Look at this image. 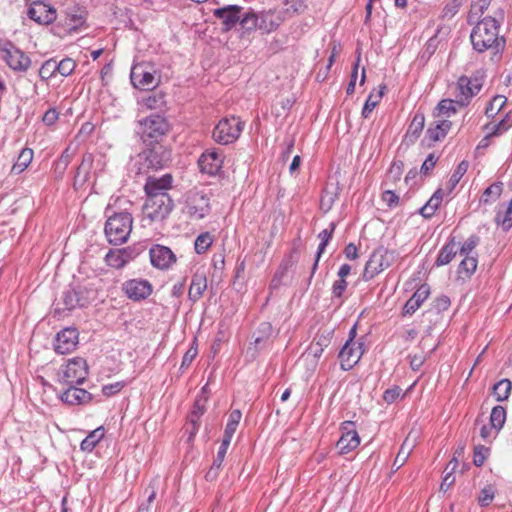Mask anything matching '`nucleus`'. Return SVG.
<instances>
[{
  "instance_id": "obj_1",
  "label": "nucleus",
  "mask_w": 512,
  "mask_h": 512,
  "mask_svg": "<svg viewBox=\"0 0 512 512\" xmlns=\"http://www.w3.org/2000/svg\"><path fill=\"white\" fill-rule=\"evenodd\" d=\"M496 17L487 16L479 21L470 34L473 49L478 53L490 51L497 55L504 51L506 40L499 35L501 21L504 18L503 10H499Z\"/></svg>"
},
{
  "instance_id": "obj_2",
  "label": "nucleus",
  "mask_w": 512,
  "mask_h": 512,
  "mask_svg": "<svg viewBox=\"0 0 512 512\" xmlns=\"http://www.w3.org/2000/svg\"><path fill=\"white\" fill-rule=\"evenodd\" d=\"M132 223V216L128 212H119L109 216L104 229L109 243L113 245L125 243L132 231Z\"/></svg>"
},
{
  "instance_id": "obj_3",
  "label": "nucleus",
  "mask_w": 512,
  "mask_h": 512,
  "mask_svg": "<svg viewBox=\"0 0 512 512\" xmlns=\"http://www.w3.org/2000/svg\"><path fill=\"white\" fill-rule=\"evenodd\" d=\"M211 212L209 195L202 190H190L186 195L184 213L191 220H201Z\"/></svg>"
},
{
  "instance_id": "obj_4",
  "label": "nucleus",
  "mask_w": 512,
  "mask_h": 512,
  "mask_svg": "<svg viewBox=\"0 0 512 512\" xmlns=\"http://www.w3.org/2000/svg\"><path fill=\"white\" fill-rule=\"evenodd\" d=\"M88 365L85 359L75 357L63 365L58 372V380L67 385H81L88 376Z\"/></svg>"
},
{
  "instance_id": "obj_5",
  "label": "nucleus",
  "mask_w": 512,
  "mask_h": 512,
  "mask_svg": "<svg viewBox=\"0 0 512 512\" xmlns=\"http://www.w3.org/2000/svg\"><path fill=\"white\" fill-rule=\"evenodd\" d=\"M168 130V122L159 114H151L139 121V133L145 143L158 141Z\"/></svg>"
},
{
  "instance_id": "obj_6",
  "label": "nucleus",
  "mask_w": 512,
  "mask_h": 512,
  "mask_svg": "<svg viewBox=\"0 0 512 512\" xmlns=\"http://www.w3.org/2000/svg\"><path fill=\"white\" fill-rule=\"evenodd\" d=\"M0 57L16 72H26L31 66L30 57L10 41L0 42Z\"/></svg>"
},
{
  "instance_id": "obj_7",
  "label": "nucleus",
  "mask_w": 512,
  "mask_h": 512,
  "mask_svg": "<svg viewBox=\"0 0 512 512\" xmlns=\"http://www.w3.org/2000/svg\"><path fill=\"white\" fill-rule=\"evenodd\" d=\"M243 129V122L236 117L223 118L215 126L212 137L223 145H227L236 141Z\"/></svg>"
},
{
  "instance_id": "obj_8",
  "label": "nucleus",
  "mask_w": 512,
  "mask_h": 512,
  "mask_svg": "<svg viewBox=\"0 0 512 512\" xmlns=\"http://www.w3.org/2000/svg\"><path fill=\"white\" fill-rule=\"evenodd\" d=\"M173 206L174 202L170 195L147 197L143 213L151 222L162 221L171 213Z\"/></svg>"
},
{
  "instance_id": "obj_9",
  "label": "nucleus",
  "mask_w": 512,
  "mask_h": 512,
  "mask_svg": "<svg viewBox=\"0 0 512 512\" xmlns=\"http://www.w3.org/2000/svg\"><path fill=\"white\" fill-rule=\"evenodd\" d=\"M147 145L140 157L144 159L148 168H162L171 160V151L159 141H151Z\"/></svg>"
},
{
  "instance_id": "obj_10",
  "label": "nucleus",
  "mask_w": 512,
  "mask_h": 512,
  "mask_svg": "<svg viewBox=\"0 0 512 512\" xmlns=\"http://www.w3.org/2000/svg\"><path fill=\"white\" fill-rule=\"evenodd\" d=\"M482 88V82L478 77L461 76L457 81V103L466 106L472 97L477 95Z\"/></svg>"
},
{
  "instance_id": "obj_11",
  "label": "nucleus",
  "mask_w": 512,
  "mask_h": 512,
  "mask_svg": "<svg viewBox=\"0 0 512 512\" xmlns=\"http://www.w3.org/2000/svg\"><path fill=\"white\" fill-rule=\"evenodd\" d=\"M130 79L135 88L149 90L156 86L154 70L146 63H139L132 67Z\"/></svg>"
},
{
  "instance_id": "obj_12",
  "label": "nucleus",
  "mask_w": 512,
  "mask_h": 512,
  "mask_svg": "<svg viewBox=\"0 0 512 512\" xmlns=\"http://www.w3.org/2000/svg\"><path fill=\"white\" fill-rule=\"evenodd\" d=\"M390 264L391 259L388 251L382 249L374 251L365 265L363 278L366 281L373 279L380 272L387 269Z\"/></svg>"
},
{
  "instance_id": "obj_13",
  "label": "nucleus",
  "mask_w": 512,
  "mask_h": 512,
  "mask_svg": "<svg viewBox=\"0 0 512 512\" xmlns=\"http://www.w3.org/2000/svg\"><path fill=\"white\" fill-rule=\"evenodd\" d=\"M362 346V343L353 341V336L346 341L339 352L340 364L343 370H350L358 363L364 352Z\"/></svg>"
},
{
  "instance_id": "obj_14",
  "label": "nucleus",
  "mask_w": 512,
  "mask_h": 512,
  "mask_svg": "<svg viewBox=\"0 0 512 512\" xmlns=\"http://www.w3.org/2000/svg\"><path fill=\"white\" fill-rule=\"evenodd\" d=\"M122 289L125 295L133 301H141L148 298L153 291L152 284L145 279H131L123 283Z\"/></svg>"
},
{
  "instance_id": "obj_15",
  "label": "nucleus",
  "mask_w": 512,
  "mask_h": 512,
  "mask_svg": "<svg viewBox=\"0 0 512 512\" xmlns=\"http://www.w3.org/2000/svg\"><path fill=\"white\" fill-rule=\"evenodd\" d=\"M149 256L152 266L160 270L169 269L177 260L176 255L169 247L159 244L150 248Z\"/></svg>"
},
{
  "instance_id": "obj_16",
  "label": "nucleus",
  "mask_w": 512,
  "mask_h": 512,
  "mask_svg": "<svg viewBox=\"0 0 512 512\" xmlns=\"http://www.w3.org/2000/svg\"><path fill=\"white\" fill-rule=\"evenodd\" d=\"M27 16L38 24L48 25L56 20L57 13L52 6L36 1L29 7Z\"/></svg>"
},
{
  "instance_id": "obj_17",
  "label": "nucleus",
  "mask_w": 512,
  "mask_h": 512,
  "mask_svg": "<svg viewBox=\"0 0 512 512\" xmlns=\"http://www.w3.org/2000/svg\"><path fill=\"white\" fill-rule=\"evenodd\" d=\"M173 177L171 174H164L161 177L149 176L144 185V191L147 197H156V195H169L168 191L172 188Z\"/></svg>"
},
{
  "instance_id": "obj_18",
  "label": "nucleus",
  "mask_w": 512,
  "mask_h": 512,
  "mask_svg": "<svg viewBox=\"0 0 512 512\" xmlns=\"http://www.w3.org/2000/svg\"><path fill=\"white\" fill-rule=\"evenodd\" d=\"M224 161L223 152L217 149L205 151L199 158L200 170L208 175H216L222 168Z\"/></svg>"
},
{
  "instance_id": "obj_19",
  "label": "nucleus",
  "mask_w": 512,
  "mask_h": 512,
  "mask_svg": "<svg viewBox=\"0 0 512 512\" xmlns=\"http://www.w3.org/2000/svg\"><path fill=\"white\" fill-rule=\"evenodd\" d=\"M78 344V332L74 328H65L57 333L54 349L58 354H68L74 351Z\"/></svg>"
},
{
  "instance_id": "obj_20",
  "label": "nucleus",
  "mask_w": 512,
  "mask_h": 512,
  "mask_svg": "<svg viewBox=\"0 0 512 512\" xmlns=\"http://www.w3.org/2000/svg\"><path fill=\"white\" fill-rule=\"evenodd\" d=\"M342 430V436L337 442V447L341 454H347L359 446L360 437L350 421L343 423Z\"/></svg>"
},
{
  "instance_id": "obj_21",
  "label": "nucleus",
  "mask_w": 512,
  "mask_h": 512,
  "mask_svg": "<svg viewBox=\"0 0 512 512\" xmlns=\"http://www.w3.org/2000/svg\"><path fill=\"white\" fill-rule=\"evenodd\" d=\"M243 8L238 5H227L217 8L213 11V15L222 21L225 31L231 30L241 19Z\"/></svg>"
},
{
  "instance_id": "obj_22",
  "label": "nucleus",
  "mask_w": 512,
  "mask_h": 512,
  "mask_svg": "<svg viewBox=\"0 0 512 512\" xmlns=\"http://www.w3.org/2000/svg\"><path fill=\"white\" fill-rule=\"evenodd\" d=\"M430 295V287L428 284H422L414 293L413 295L406 301L403 310L402 315L403 316H411L414 314L420 306L423 304V302L429 297Z\"/></svg>"
},
{
  "instance_id": "obj_23",
  "label": "nucleus",
  "mask_w": 512,
  "mask_h": 512,
  "mask_svg": "<svg viewBox=\"0 0 512 512\" xmlns=\"http://www.w3.org/2000/svg\"><path fill=\"white\" fill-rule=\"evenodd\" d=\"M60 399L68 405H83L92 400V394L85 389L76 387L75 385H69V387L61 394Z\"/></svg>"
},
{
  "instance_id": "obj_24",
  "label": "nucleus",
  "mask_w": 512,
  "mask_h": 512,
  "mask_svg": "<svg viewBox=\"0 0 512 512\" xmlns=\"http://www.w3.org/2000/svg\"><path fill=\"white\" fill-rule=\"evenodd\" d=\"M284 21L285 16L281 10H269L260 14V30L270 33L275 31Z\"/></svg>"
},
{
  "instance_id": "obj_25",
  "label": "nucleus",
  "mask_w": 512,
  "mask_h": 512,
  "mask_svg": "<svg viewBox=\"0 0 512 512\" xmlns=\"http://www.w3.org/2000/svg\"><path fill=\"white\" fill-rule=\"evenodd\" d=\"M207 289V278L204 271H196L192 276L191 284L188 291L189 300L193 303L197 302Z\"/></svg>"
},
{
  "instance_id": "obj_26",
  "label": "nucleus",
  "mask_w": 512,
  "mask_h": 512,
  "mask_svg": "<svg viewBox=\"0 0 512 512\" xmlns=\"http://www.w3.org/2000/svg\"><path fill=\"white\" fill-rule=\"evenodd\" d=\"M424 125V114L421 112H416L405 134V140L410 143H414L423 131Z\"/></svg>"
},
{
  "instance_id": "obj_27",
  "label": "nucleus",
  "mask_w": 512,
  "mask_h": 512,
  "mask_svg": "<svg viewBox=\"0 0 512 512\" xmlns=\"http://www.w3.org/2000/svg\"><path fill=\"white\" fill-rule=\"evenodd\" d=\"M451 125L452 123L449 120H438L429 126L426 136L430 141L437 142L447 135Z\"/></svg>"
},
{
  "instance_id": "obj_28",
  "label": "nucleus",
  "mask_w": 512,
  "mask_h": 512,
  "mask_svg": "<svg viewBox=\"0 0 512 512\" xmlns=\"http://www.w3.org/2000/svg\"><path fill=\"white\" fill-rule=\"evenodd\" d=\"M93 161L94 159L91 153H85L83 155L82 161L76 171L75 183L79 182L80 184H84L86 181H88Z\"/></svg>"
},
{
  "instance_id": "obj_29",
  "label": "nucleus",
  "mask_w": 512,
  "mask_h": 512,
  "mask_svg": "<svg viewBox=\"0 0 512 512\" xmlns=\"http://www.w3.org/2000/svg\"><path fill=\"white\" fill-rule=\"evenodd\" d=\"M335 228H336L335 222H331L329 225V228L324 229L318 235V237L321 239V243L318 246L316 258H315V261H314V264L312 267V275L315 273V271L317 269L319 259L322 255V253L325 251V248H326L329 240L332 238Z\"/></svg>"
},
{
  "instance_id": "obj_30",
  "label": "nucleus",
  "mask_w": 512,
  "mask_h": 512,
  "mask_svg": "<svg viewBox=\"0 0 512 512\" xmlns=\"http://www.w3.org/2000/svg\"><path fill=\"white\" fill-rule=\"evenodd\" d=\"M307 7L305 0H284L281 12L287 20L295 15L303 13Z\"/></svg>"
},
{
  "instance_id": "obj_31",
  "label": "nucleus",
  "mask_w": 512,
  "mask_h": 512,
  "mask_svg": "<svg viewBox=\"0 0 512 512\" xmlns=\"http://www.w3.org/2000/svg\"><path fill=\"white\" fill-rule=\"evenodd\" d=\"M457 254V246L454 241V239H451L447 244H445L436 259L435 265L436 266H443L452 261V259Z\"/></svg>"
},
{
  "instance_id": "obj_32",
  "label": "nucleus",
  "mask_w": 512,
  "mask_h": 512,
  "mask_svg": "<svg viewBox=\"0 0 512 512\" xmlns=\"http://www.w3.org/2000/svg\"><path fill=\"white\" fill-rule=\"evenodd\" d=\"M33 150L30 148H24L18 155V158L11 168V173L18 175L22 173L31 163L33 159Z\"/></svg>"
},
{
  "instance_id": "obj_33",
  "label": "nucleus",
  "mask_w": 512,
  "mask_h": 512,
  "mask_svg": "<svg viewBox=\"0 0 512 512\" xmlns=\"http://www.w3.org/2000/svg\"><path fill=\"white\" fill-rule=\"evenodd\" d=\"M62 301L64 308L67 310H72L76 307H82L85 305V301L81 298L79 291L72 288L63 292Z\"/></svg>"
},
{
  "instance_id": "obj_34",
  "label": "nucleus",
  "mask_w": 512,
  "mask_h": 512,
  "mask_svg": "<svg viewBox=\"0 0 512 512\" xmlns=\"http://www.w3.org/2000/svg\"><path fill=\"white\" fill-rule=\"evenodd\" d=\"M105 430L103 427H99L90 432L81 442L80 448L82 451L91 452L99 441L104 437Z\"/></svg>"
},
{
  "instance_id": "obj_35",
  "label": "nucleus",
  "mask_w": 512,
  "mask_h": 512,
  "mask_svg": "<svg viewBox=\"0 0 512 512\" xmlns=\"http://www.w3.org/2000/svg\"><path fill=\"white\" fill-rule=\"evenodd\" d=\"M242 418V413L240 410L235 409L232 410L228 417V422L226 424L225 430H224V436L223 439L232 440L234 433L237 430V427L240 423V420Z\"/></svg>"
},
{
  "instance_id": "obj_36",
  "label": "nucleus",
  "mask_w": 512,
  "mask_h": 512,
  "mask_svg": "<svg viewBox=\"0 0 512 512\" xmlns=\"http://www.w3.org/2000/svg\"><path fill=\"white\" fill-rule=\"evenodd\" d=\"M414 447V441L410 442L409 436L405 439L403 444L400 447V450L394 460V463L392 465L395 470L400 469L406 460L408 459L412 449Z\"/></svg>"
},
{
  "instance_id": "obj_37",
  "label": "nucleus",
  "mask_w": 512,
  "mask_h": 512,
  "mask_svg": "<svg viewBox=\"0 0 512 512\" xmlns=\"http://www.w3.org/2000/svg\"><path fill=\"white\" fill-rule=\"evenodd\" d=\"M503 184L501 182H495L485 189L483 192L480 202L484 204L495 202L502 194Z\"/></svg>"
},
{
  "instance_id": "obj_38",
  "label": "nucleus",
  "mask_w": 512,
  "mask_h": 512,
  "mask_svg": "<svg viewBox=\"0 0 512 512\" xmlns=\"http://www.w3.org/2000/svg\"><path fill=\"white\" fill-rule=\"evenodd\" d=\"M239 23L241 28L247 32L253 31L257 28L260 29V15L253 11H249L243 15L241 14Z\"/></svg>"
},
{
  "instance_id": "obj_39",
  "label": "nucleus",
  "mask_w": 512,
  "mask_h": 512,
  "mask_svg": "<svg viewBox=\"0 0 512 512\" xmlns=\"http://www.w3.org/2000/svg\"><path fill=\"white\" fill-rule=\"evenodd\" d=\"M511 389V381L509 379H502L493 386V395L497 401H505L508 399Z\"/></svg>"
},
{
  "instance_id": "obj_40",
  "label": "nucleus",
  "mask_w": 512,
  "mask_h": 512,
  "mask_svg": "<svg viewBox=\"0 0 512 512\" xmlns=\"http://www.w3.org/2000/svg\"><path fill=\"white\" fill-rule=\"evenodd\" d=\"M506 421V410L503 406H495L490 414V423L493 428L500 430Z\"/></svg>"
},
{
  "instance_id": "obj_41",
  "label": "nucleus",
  "mask_w": 512,
  "mask_h": 512,
  "mask_svg": "<svg viewBox=\"0 0 512 512\" xmlns=\"http://www.w3.org/2000/svg\"><path fill=\"white\" fill-rule=\"evenodd\" d=\"M468 167H469V162L466 160L461 161L457 165L456 169L454 170V172L452 173V175L448 181V187H449L450 191H452L457 186V184L459 183L461 178L467 172Z\"/></svg>"
},
{
  "instance_id": "obj_42",
  "label": "nucleus",
  "mask_w": 512,
  "mask_h": 512,
  "mask_svg": "<svg viewBox=\"0 0 512 512\" xmlns=\"http://www.w3.org/2000/svg\"><path fill=\"white\" fill-rule=\"evenodd\" d=\"M383 89H385V87H382L377 94H374L373 92L370 93L361 112L363 118H369L373 109L378 105L383 96Z\"/></svg>"
},
{
  "instance_id": "obj_43",
  "label": "nucleus",
  "mask_w": 512,
  "mask_h": 512,
  "mask_svg": "<svg viewBox=\"0 0 512 512\" xmlns=\"http://www.w3.org/2000/svg\"><path fill=\"white\" fill-rule=\"evenodd\" d=\"M105 262L108 266L116 269H121L126 265V260L118 249L110 250L105 256Z\"/></svg>"
},
{
  "instance_id": "obj_44",
  "label": "nucleus",
  "mask_w": 512,
  "mask_h": 512,
  "mask_svg": "<svg viewBox=\"0 0 512 512\" xmlns=\"http://www.w3.org/2000/svg\"><path fill=\"white\" fill-rule=\"evenodd\" d=\"M203 415V410H193L188 418L187 431H189V440H191L198 432L200 427V417Z\"/></svg>"
},
{
  "instance_id": "obj_45",
  "label": "nucleus",
  "mask_w": 512,
  "mask_h": 512,
  "mask_svg": "<svg viewBox=\"0 0 512 512\" xmlns=\"http://www.w3.org/2000/svg\"><path fill=\"white\" fill-rule=\"evenodd\" d=\"M213 238L209 232L201 233L195 240L194 247L197 254L205 253L211 246Z\"/></svg>"
},
{
  "instance_id": "obj_46",
  "label": "nucleus",
  "mask_w": 512,
  "mask_h": 512,
  "mask_svg": "<svg viewBox=\"0 0 512 512\" xmlns=\"http://www.w3.org/2000/svg\"><path fill=\"white\" fill-rule=\"evenodd\" d=\"M463 260L459 264L458 272L471 276L477 268V258L475 256H463Z\"/></svg>"
},
{
  "instance_id": "obj_47",
  "label": "nucleus",
  "mask_w": 512,
  "mask_h": 512,
  "mask_svg": "<svg viewBox=\"0 0 512 512\" xmlns=\"http://www.w3.org/2000/svg\"><path fill=\"white\" fill-rule=\"evenodd\" d=\"M57 73L56 59L45 61L39 69V76L42 80H48Z\"/></svg>"
},
{
  "instance_id": "obj_48",
  "label": "nucleus",
  "mask_w": 512,
  "mask_h": 512,
  "mask_svg": "<svg viewBox=\"0 0 512 512\" xmlns=\"http://www.w3.org/2000/svg\"><path fill=\"white\" fill-rule=\"evenodd\" d=\"M466 2V0H451L443 8L441 17L443 19L453 18L459 11L460 7Z\"/></svg>"
},
{
  "instance_id": "obj_49",
  "label": "nucleus",
  "mask_w": 512,
  "mask_h": 512,
  "mask_svg": "<svg viewBox=\"0 0 512 512\" xmlns=\"http://www.w3.org/2000/svg\"><path fill=\"white\" fill-rule=\"evenodd\" d=\"M56 65L57 73L64 77L71 75L76 68V62L71 58H64L59 62L56 60Z\"/></svg>"
},
{
  "instance_id": "obj_50",
  "label": "nucleus",
  "mask_w": 512,
  "mask_h": 512,
  "mask_svg": "<svg viewBox=\"0 0 512 512\" xmlns=\"http://www.w3.org/2000/svg\"><path fill=\"white\" fill-rule=\"evenodd\" d=\"M495 220L498 225H502L504 230H508L511 228V226H512V199L509 202L505 213L503 215L501 213H497Z\"/></svg>"
},
{
  "instance_id": "obj_51",
  "label": "nucleus",
  "mask_w": 512,
  "mask_h": 512,
  "mask_svg": "<svg viewBox=\"0 0 512 512\" xmlns=\"http://www.w3.org/2000/svg\"><path fill=\"white\" fill-rule=\"evenodd\" d=\"M456 100L451 99H443L437 105V110L439 111V115H446L447 117L456 113Z\"/></svg>"
},
{
  "instance_id": "obj_52",
  "label": "nucleus",
  "mask_w": 512,
  "mask_h": 512,
  "mask_svg": "<svg viewBox=\"0 0 512 512\" xmlns=\"http://www.w3.org/2000/svg\"><path fill=\"white\" fill-rule=\"evenodd\" d=\"M231 441L228 439H222L221 445L218 449L217 455L215 459L213 460V463L215 467H221L222 463L224 461L225 455L227 453L228 447L230 445Z\"/></svg>"
},
{
  "instance_id": "obj_53",
  "label": "nucleus",
  "mask_w": 512,
  "mask_h": 512,
  "mask_svg": "<svg viewBox=\"0 0 512 512\" xmlns=\"http://www.w3.org/2000/svg\"><path fill=\"white\" fill-rule=\"evenodd\" d=\"M479 242V238L477 236H470L461 246L460 255L461 256H470L471 252L477 246Z\"/></svg>"
},
{
  "instance_id": "obj_54",
  "label": "nucleus",
  "mask_w": 512,
  "mask_h": 512,
  "mask_svg": "<svg viewBox=\"0 0 512 512\" xmlns=\"http://www.w3.org/2000/svg\"><path fill=\"white\" fill-rule=\"evenodd\" d=\"M144 104L149 109H158L164 104V98L161 94H153L144 99Z\"/></svg>"
},
{
  "instance_id": "obj_55",
  "label": "nucleus",
  "mask_w": 512,
  "mask_h": 512,
  "mask_svg": "<svg viewBox=\"0 0 512 512\" xmlns=\"http://www.w3.org/2000/svg\"><path fill=\"white\" fill-rule=\"evenodd\" d=\"M488 449L485 446H477L474 450L473 462L474 465L480 467L484 464L487 458Z\"/></svg>"
},
{
  "instance_id": "obj_56",
  "label": "nucleus",
  "mask_w": 512,
  "mask_h": 512,
  "mask_svg": "<svg viewBox=\"0 0 512 512\" xmlns=\"http://www.w3.org/2000/svg\"><path fill=\"white\" fill-rule=\"evenodd\" d=\"M494 498V493L491 487H485L481 490L478 497V503L480 506H488Z\"/></svg>"
},
{
  "instance_id": "obj_57",
  "label": "nucleus",
  "mask_w": 512,
  "mask_h": 512,
  "mask_svg": "<svg viewBox=\"0 0 512 512\" xmlns=\"http://www.w3.org/2000/svg\"><path fill=\"white\" fill-rule=\"evenodd\" d=\"M437 160L438 158L434 154H429L421 166L420 173L428 175L435 167Z\"/></svg>"
},
{
  "instance_id": "obj_58",
  "label": "nucleus",
  "mask_w": 512,
  "mask_h": 512,
  "mask_svg": "<svg viewBox=\"0 0 512 512\" xmlns=\"http://www.w3.org/2000/svg\"><path fill=\"white\" fill-rule=\"evenodd\" d=\"M450 304L451 302L449 297L446 295H441L434 300L433 307L438 313H440L446 311L450 307Z\"/></svg>"
},
{
  "instance_id": "obj_59",
  "label": "nucleus",
  "mask_w": 512,
  "mask_h": 512,
  "mask_svg": "<svg viewBox=\"0 0 512 512\" xmlns=\"http://www.w3.org/2000/svg\"><path fill=\"white\" fill-rule=\"evenodd\" d=\"M404 163L402 161H394L389 168V176L393 178L394 181H398L403 173Z\"/></svg>"
},
{
  "instance_id": "obj_60",
  "label": "nucleus",
  "mask_w": 512,
  "mask_h": 512,
  "mask_svg": "<svg viewBox=\"0 0 512 512\" xmlns=\"http://www.w3.org/2000/svg\"><path fill=\"white\" fill-rule=\"evenodd\" d=\"M336 194L333 192H329L328 190H325L322 197H321V208L325 211H329L335 201Z\"/></svg>"
},
{
  "instance_id": "obj_61",
  "label": "nucleus",
  "mask_w": 512,
  "mask_h": 512,
  "mask_svg": "<svg viewBox=\"0 0 512 512\" xmlns=\"http://www.w3.org/2000/svg\"><path fill=\"white\" fill-rule=\"evenodd\" d=\"M198 350L195 347H190L184 354L181 362L180 369H186L190 366L194 358L197 356Z\"/></svg>"
},
{
  "instance_id": "obj_62",
  "label": "nucleus",
  "mask_w": 512,
  "mask_h": 512,
  "mask_svg": "<svg viewBox=\"0 0 512 512\" xmlns=\"http://www.w3.org/2000/svg\"><path fill=\"white\" fill-rule=\"evenodd\" d=\"M348 283L345 279H338L332 286V295L335 298H341L346 290Z\"/></svg>"
},
{
  "instance_id": "obj_63",
  "label": "nucleus",
  "mask_w": 512,
  "mask_h": 512,
  "mask_svg": "<svg viewBox=\"0 0 512 512\" xmlns=\"http://www.w3.org/2000/svg\"><path fill=\"white\" fill-rule=\"evenodd\" d=\"M382 200L392 208L399 203V196L391 190H386L382 193Z\"/></svg>"
},
{
  "instance_id": "obj_64",
  "label": "nucleus",
  "mask_w": 512,
  "mask_h": 512,
  "mask_svg": "<svg viewBox=\"0 0 512 512\" xmlns=\"http://www.w3.org/2000/svg\"><path fill=\"white\" fill-rule=\"evenodd\" d=\"M401 388L398 386H394L393 388L387 389L383 394V399L387 403H393L395 400L399 398L401 395Z\"/></svg>"
}]
</instances>
